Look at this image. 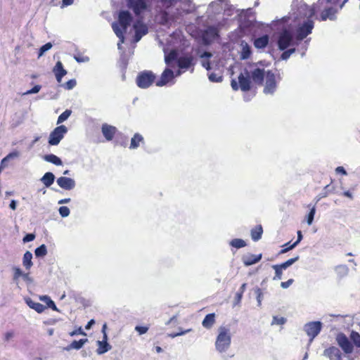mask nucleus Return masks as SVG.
<instances>
[{
	"instance_id": "1",
	"label": "nucleus",
	"mask_w": 360,
	"mask_h": 360,
	"mask_svg": "<svg viewBox=\"0 0 360 360\" xmlns=\"http://www.w3.org/2000/svg\"><path fill=\"white\" fill-rule=\"evenodd\" d=\"M132 15L128 11H120L118 13L117 22H115L112 25V30L116 36L120 39L121 42H124V33L127 32L128 27L132 21Z\"/></svg>"
},
{
	"instance_id": "2",
	"label": "nucleus",
	"mask_w": 360,
	"mask_h": 360,
	"mask_svg": "<svg viewBox=\"0 0 360 360\" xmlns=\"http://www.w3.org/2000/svg\"><path fill=\"white\" fill-rule=\"evenodd\" d=\"M231 336L229 328L224 326L219 328V333L215 341V347L219 352H225L230 347Z\"/></svg>"
},
{
	"instance_id": "3",
	"label": "nucleus",
	"mask_w": 360,
	"mask_h": 360,
	"mask_svg": "<svg viewBox=\"0 0 360 360\" xmlns=\"http://www.w3.org/2000/svg\"><path fill=\"white\" fill-rule=\"evenodd\" d=\"M182 16V13L178 9L176 12L170 13L166 11H162L157 15L158 22L160 25L170 27L172 24Z\"/></svg>"
},
{
	"instance_id": "4",
	"label": "nucleus",
	"mask_w": 360,
	"mask_h": 360,
	"mask_svg": "<svg viewBox=\"0 0 360 360\" xmlns=\"http://www.w3.org/2000/svg\"><path fill=\"white\" fill-rule=\"evenodd\" d=\"M127 6L131 8L136 16L139 17L145 11H149L150 0H126Z\"/></svg>"
},
{
	"instance_id": "5",
	"label": "nucleus",
	"mask_w": 360,
	"mask_h": 360,
	"mask_svg": "<svg viewBox=\"0 0 360 360\" xmlns=\"http://www.w3.org/2000/svg\"><path fill=\"white\" fill-rule=\"evenodd\" d=\"M155 75L152 71L144 70L137 75L136 82L139 88L147 89L155 82Z\"/></svg>"
},
{
	"instance_id": "6",
	"label": "nucleus",
	"mask_w": 360,
	"mask_h": 360,
	"mask_svg": "<svg viewBox=\"0 0 360 360\" xmlns=\"http://www.w3.org/2000/svg\"><path fill=\"white\" fill-rule=\"evenodd\" d=\"M251 79L246 71V75L240 73L238 76V83L235 80L232 79L231 82V86L234 91H238L240 89L243 91H248L251 89Z\"/></svg>"
},
{
	"instance_id": "7",
	"label": "nucleus",
	"mask_w": 360,
	"mask_h": 360,
	"mask_svg": "<svg viewBox=\"0 0 360 360\" xmlns=\"http://www.w3.org/2000/svg\"><path fill=\"white\" fill-rule=\"evenodd\" d=\"M314 27V22L312 20L308 19L304 22L300 24L295 30V37L297 40H303L309 34L311 33Z\"/></svg>"
},
{
	"instance_id": "8",
	"label": "nucleus",
	"mask_w": 360,
	"mask_h": 360,
	"mask_svg": "<svg viewBox=\"0 0 360 360\" xmlns=\"http://www.w3.org/2000/svg\"><path fill=\"white\" fill-rule=\"evenodd\" d=\"M277 78L278 80L281 79L280 75H276L271 71L268 70L266 72V80L264 88V93L266 94H274L277 87Z\"/></svg>"
},
{
	"instance_id": "9",
	"label": "nucleus",
	"mask_w": 360,
	"mask_h": 360,
	"mask_svg": "<svg viewBox=\"0 0 360 360\" xmlns=\"http://www.w3.org/2000/svg\"><path fill=\"white\" fill-rule=\"evenodd\" d=\"M340 1L341 0H319L316 4H313L310 7L309 11V18H312L314 16L316 12L321 10V6H323L324 4H333L335 6H338V8L341 9L347 0H344L340 4H339Z\"/></svg>"
},
{
	"instance_id": "10",
	"label": "nucleus",
	"mask_w": 360,
	"mask_h": 360,
	"mask_svg": "<svg viewBox=\"0 0 360 360\" xmlns=\"http://www.w3.org/2000/svg\"><path fill=\"white\" fill-rule=\"evenodd\" d=\"M219 37V30L215 26H208L202 32V39L203 43L209 45L212 43L215 39Z\"/></svg>"
},
{
	"instance_id": "11",
	"label": "nucleus",
	"mask_w": 360,
	"mask_h": 360,
	"mask_svg": "<svg viewBox=\"0 0 360 360\" xmlns=\"http://www.w3.org/2000/svg\"><path fill=\"white\" fill-rule=\"evenodd\" d=\"M68 129L67 127L64 125H60L56 127L53 131L51 132L49 143L51 146L58 145L62 139L64 137V135L67 133Z\"/></svg>"
},
{
	"instance_id": "12",
	"label": "nucleus",
	"mask_w": 360,
	"mask_h": 360,
	"mask_svg": "<svg viewBox=\"0 0 360 360\" xmlns=\"http://www.w3.org/2000/svg\"><path fill=\"white\" fill-rule=\"evenodd\" d=\"M133 30L135 34L134 37V42L136 43L148 32V26L143 22L142 20L138 19L133 25Z\"/></svg>"
},
{
	"instance_id": "13",
	"label": "nucleus",
	"mask_w": 360,
	"mask_h": 360,
	"mask_svg": "<svg viewBox=\"0 0 360 360\" xmlns=\"http://www.w3.org/2000/svg\"><path fill=\"white\" fill-rule=\"evenodd\" d=\"M323 8L321 13V16L319 20L321 21H325L327 19L330 20H335V14L338 13V6H335L333 4H324L321 6V9Z\"/></svg>"
},
{
	"instance_id": "14",
	"label": "nucleus",
	"mask_w": 360,
	"mask_h": 360,
	"mask_svg": "<svg viewBox=\"0 0 360 360\" xmlns=\"http://www.w3.org/2000/svg\"><path fill=\"white\" fill-rule=\"evenodd\" d=\"M299 259V256H296L293 258L289 259L285 262L280 264H274L272 268L275 270V276L274 280H281L282 278L283 270L286 269L288 267L293 264L295 262Z\"/></svg>"
},
{
	"instance_id": "15",
	"label": "nucleus",
	"mask_w": 360,
	"mask_h": 360,
	"mask_svg": "<svg viewBox=\"0 0 360 360\" xmlns=\"http://www.w3.org/2000/svg\"><path fill=\"white\" fill-rule=\"evenodd\" d=\"M292 42V35L287 30H283L279 35L278 39V46L280 50H285Z\"/></svg>"
},
{
	"instance_id": "16",
	"label": "nucleus",
	"mask_w": 360,
	"mask_h": 360,
	"mask_svg": "<svg viewBox=\"0 0 360 360\" xmlns=\"http://www.w3.org/2000/svg\"><path fill=\"white\" fill-rule=\"evenodd\" d=\"M336 341L345 354H351L353 352L352 343L344 333H339L336 337Z\"/></svg>"
},
{
	"instance_id": "17",
	"label": "nucleus",
	"mask_w": 360,
	"mask_h": 360,
	"mask_svg": "<svg viewBox=\"0 0 360 360\" xmlns=\"http://www.w3.org/2000/svg\"><path fill=\"white\" fill-rule=\"evenodd\" d=\"M321 330V323L320 321H312L304 326V331L310 337V340L313 339L320 333Z\"/></svg>"
},
{
	"instance_id": "18",
	"label": "nucleus",
	"mask_w": 360,
	"mask_h": 360,
	"mask_svg": "<svg viewBox=\"0 0 360 360\" xmlns=\"http://www.w3.org/2000/svg\"><path fill=\"white\" fill-rule=\"evenodd\" d=\"M106 328V324H103L102 327V332L103 333V340L97 342L98 348L96 349V353L98 354H103L111 349V345L107 342L108 336L105 332Z\"/></svg>"
},
{
	"instance_id": "19",
	"label": "nucleus",
	"mask_w": 360,
	"mask_h": 360,
	"mask_svg": "<svg viewBox=\"0 0 360 360\" xmlns=\"http://www.w3.org/2000/svg\"><path fill=\"white\" fill-rule=\"evenodd\" d=\"M101 131L106 141H110L113 139L117 129L115 127L105 123L102 124Z\"/></svg>"
},
{
	"instance_id": "20",
	"label": "nucleus",
	"mask_w": 360,
	"mask_h": 360,
	"mask_svg": "<svg viewBox=\"0 0 360 360\" xmlns=\"http://www.w3.org/2000/svg\"><path fill=\"white\" fill-rule=\"evenodd\" d=\"M174 77V72L169 68H166L162 73L160 79L155 82V84L158 86H165L173 79Z\"/></svg>"
},
{
	"instance_id": "21",
	"label": "nucleus",
	"mask_w": 360,
	"mask_h": 360,
	"mask_svg": "<svg viewBox=\"0 0 360 360\" xmlns=\"http://www.w3.org/2000/svg\"><path fill=\"white\" fill-rule=\"evenodd\" d=\"M58 185L63 189L70 191L75 187V181L69 177L61 176L57 179Z\"/></svg>"
},
{
	"instance_id": "22",
	"label": "nucleus",
	"mask_w": 360,
	"mask_h": 360,
	"mask_svg": "<svg viewBox=\"0 0 360 360\" xmlns=\"http://www.w3.org/2000/svg\"><path fill=\"white\" fill-rule=\"evenodd\" d=\"M324 355L330 360H342V354L340 350L334 346H331L324 350Z\"/></svg>"
},
{
	"instance_id": "23",
	"label": "nucleus",
	"mask_w": 360,
	"mask_h": 360,
	"mask_svg": "<svg viewBox=\"0 0 360 360\" xmlns=\"http://www.w3.org/2000/svg\"><path fill=\"white\" fill-rule=\"evenodd\" d=\"M265 72L264 69L255 68L251 72L252 81L257 85L262 86L264 82Z\"/></svg>"
},
{
	"instance_id": "24",
	"label": "nucleus",
	"mask_w": 360,
	"mask_h": 360,
	"mask_svg": "<svg viewBox=\"0 0 360 360\" xmlns=\"http://www.w3.org/2000/svg\"><path fill=\"white\" fill-rule=\"evenodd\" d=\"M53 72L58 83L61 82L62 78L67 74V71L64 69L63 63L60 61H58L56 63Z\"/></svg>"
},
{
	"instance_id": "25",
	"label": "nucleus",
	"mask_w": 360,
	"mask_h": 360,
	"mask_svg": "<svg viewBox=\"0 0 360 360\" xmlns=\"http://www.w3.org/2000/svg\"><path fill=\"white\" fill-rule=\"evenodd\" d=\"M261 259L262 254H259L257 255H250L243 256L242 258V261L245 266H248L259 262L261 260Z\"/></svg>"
},
{
	"instance_id": "26",
	"label": "nucleus",
	"mask_w": 360,
	"mask_h": 360,
	"mask_svg": "<svg viewBox=\"0 0 360 360\" xmlns=\"http://www.w3.org/2000/svg\"><path fill=\"white\" fill-rule=\"evenodd\" d=\"M216 323V314L210 313L205 316L202 321V326L206 329H211Z\"/></svg>"
},
{
	"instance_id": "27",
	"label": "nucleus",
	"mask_w": 360,
	"mask_h": 360,
	"mask_svg": "<svg viewBox=\"0 0 360 360\" xmlns=\"http://www.w3.org/2000/svg\"><path fill=\"white\" fill-rule=\"evenodd\" d=\"M193 56H183L177 60V64L181 69H187L193 65Z\"/></svg>"
},
{
	"instance_id": "28",
	"label": "nucleus",
	"mask_w": 360,
	"mask_h": 360,
	"mask_svg": "<svg viewBox=\"0 0 360 360\" xmlns=\"http://www.w3.org/2000/svg\"><path fill=\"white\" fill-rule=\"evenodd\" d=\"M269 42V37L267 34H264L260 37L256 38L253 44L255 47L257 49H261L265 48Z\"/></svg>"
},
{
	"instance_id": "29",
	"label": "nucleus",
	"mask_w": 360,
	"mask_h": 360,
	"mask_svg": "<svg viewBox=\"0 0 360 360\" xmlns=\"http://www.w3.org/2000/svg\"><path fill=\"white\" fill-rule=\"evenodd\" d=\"M26 304L32 309L35 310L37 313H42L46 307L39 302L33 301L30 297L25 299Z\"/></svg>"
},
{
	"instance_id": "30",
	"label": "nucleus",
	"mask_w": 360,
	"mask_h": 360,
	"mask_svg": "<svg viewBox=\"0 0 360 360\" xmlns=\"http://www.w3.org/2000/svg\"><path fill=\"white\" fill-rule=\"evenodd\" d=\"M144 143L143 137L141 134L139 133H136L134 136L131 139V143L129 146L130 149L137 148L141 143Z\"/></svg>"
},
{
	"instance_id": "31",
	"label": "nucleus",
	"mask_w": 360,
	"mask_h": 360,
	"mask_svg": "<svg viewBox=\"0 0 360 360\" xmlns=\"http://www.w3.org/2000/svg\"><path fill=\"white\" fill-rule=\"evenodd\" d=\"M263 228L261 224L257 225L250 231L251 238L254 241L259 240L262 236Z\"/></svg>"
},
{
	"instance_id": "32",
	"label": "nucleus",
	"mask_w": 360,
	"mask_h": 360,
	"mask_svg": "<svg viewBox=\"0 0 360 360\" xmlns=\"http://www.w3.org/2000/svg\"><path fill=\"white\" fill-rule=\"evenodd\" d=\"M177 59V53L176 51H171L167 55L165 56V63L171 67L174 68L175 64L174 63Z\"/></svg>"
},
{
	"instance_id": "33",
	"label": "nucleus",
	"mask_w": 360,
	"mask_h": 360,
	"mask_svg": "<svg viewBox=\"0 0 360 360\" xmlns=\"http://www.w3.org/2000/svg\"><path fill=\"white\" fill-rule=\"evenodd\" d=\"M32 259V254L30 251L25 252L22 258V264L27 270H30L33 265Z\"/></svg>"
},
{
	"instance_id": "34",
	"label": "nucleus",
	"mask_w": 360,
	"mask_h": 360,
	"mask_svg": "<svg viewBox=\"0 0 360 360\" xmlns=\"http://www.w3.org/2000/svg\"><path fill=\"white\" fill-rule=\"evenodd\" d=\"M87 342H88V339H86V338L80 339L79 340H74L66 347V349L67 350H70L72 349H79Z\"/></svg>"
},
{
	"instance_id": "35",
	"label": "nucleus",
	"mask_w": 360,
	"mask_h": 360,
	"mask_svg": "<svg viewBox=\"0 0 360 360\" xmlns=\"http://www.w3.org/2000/svg\"><path fill=\"white\" fill-rule=\"evenodd\" d=\"M55 180V176L51 172H46L41 179V182L45 185L46 187H49L53 184Z\"/></svg>"
},
{
	"instance_id": "36",
	"label": "nucleus",
	"mask_w": 360,
	"mask_h": 360,
	"mask_svg": "<svg viewBox=\"0 0 360 360\" xmlns=\"http://www.w3.org/2000/svg\"><path fill=\"white\" fill-rule=\"evenodd\" d=\"M44 160L57 166L62 165L63 164L62 160L54 154H49L44 155Z\"/></svg>"
},
{
	"instance_id": "37",
	"label": "nucleus",
	"mask_w": 360,
	"mask_h": 360,
	"mask_svg": "<svg viewBox=\"0 0 360 360\" xmlns=\"http://www.w3.org/2000/svg\"><path fill=\"white\" fill-rule=\"evenodd\" d=\"M40 300L45 302L47 307L51 308L53 311H58L54 302L47 295H43L40 297Z\"/></svg>"
},
{
	"instance_id": "38",
	"label": "nucleus",
	"mask_w": 360,
	"mask_h": 360,
	"mask_svg": "<svg viewBox=\"0 0 360 360\" xmlns=\"http://www.w3.org/2000/svg\"><path fill=\"white\" fill-rule=\"evenodd\" d=\"M230 245L236 248H242L247 245L245 241L240 238H234L229 243Z\"/></svg>"
},
{
	"instance_id": "39",
	"label": "nucleus",
	"mask_w": 360,
	"mask_h": 360,
	"mask_svg": "<svg viewBox=\"0 0 360 360\" xmlns=\"http://www.w3.org/2000/svg\"><path fill=\"white\" fill-rule=\"evenodd\" d=\"M250 55H251L250 47L249 46V45L248 44H245L244 46H243L240 58L242 59H248L250 58Z\"/></svg>"
},
{
	"instance_id": "40",
	"label": "nucleus",
	"mask_w": 360,
	"mask_h": 360,
	"mask_svg": "<svg viewBox=\"0 0 360 360\" xmlns=\"http://www.w3.org/2000/svg\"><path fill=\"white\" fill-rule=\"evenodd\" d=\"M36 257H44L47 254V250L45 245H41L34 251Z\"/></svg>"
},
{
	"instance_id": "41",
	"label": "nucleus",
	"mask_w": 360,
	"mask_h": 360,
	"mask_svg": "<svg viewBox=\"0 0 360 360\" xmlns=\"http://www.w3.org/2000/svg\"><path fill=\"white\" fill-rule=\"evenodd\" d=\"M350 338L356 347H360V334L358 332L352 331Z\"/></svg>"
},
{
	"instance_id": "42",
	"label": "nucleus",
	"mask_w": 360,
	"mask_h": 360,
	"mask_svg": "<svg viewBox=\"0 0 360 360\" xmlns=\"http://www.w3.org/2000/svg\"><path fill=\"white\" fill-rule=\"evenodd\" d=\"M72 111L70 110H66L63 113H61L57 120V124H60L65 121L71 115Z\"/></svg>"
},
{
	"instance_id": "43",
	"label": "nucleus",
	"mask_w": 360,
	"mask_h": 360,
	"mask_svg": "<svg viewBox=\"0 0 360 360\" xmlns=\"http://www.w3.org/2000/svg\"><path fill=\"white\" fill-rule=\"evenodd\" d=\"M296 245L293 243L292 244H290V242H288L285 244H284L282 247L283 249H281L279 252V255H283L284 253H286L287 252L290 251V250L293 249Z\"/></svg>"
},
{
	"instance_id": "44",
	"label": "nucleus",
	"mask_w": 360,
	"mask_h": 360,
	"mask_svg": "<svg viewBox=\"0 0 360 360\" xmlns=\"http://www.w3.org/2000/svg\"><path fill=\"white\" fill-rule=\"evenodd\" d=\"M315 213L316 208L315 206H313L307 216V221L309 225H311L312 224Z\"/></svg>"
},
{
	"instance_id": "45",
	"label": "nucleus",
	"mask_w": 360,
	"mask_h": 360,
	"mask_svg": "<svg viewBox=\"0 0 360 360\" xmlns=\"http://www.w3.org/2000/svg\"><path fill=\"white\" fill-rule=\"evenodd\" d=\"M13 279L18 280L21 276L26 277L27 274H24L19 267H13Z\"/></svg>"
},
{
	"instance_id": "46",
	"label": "nucleus",
	"mask_w": 360,
	"mask_h": 360,
	"mask_svg": "<svg viewBox=\"0 0 360 360\" xmlns=\"http://www.w3.org/2000/svg\"><path fill=\"white\" fill-rule=\"evenodd\" d=\"M286 322L284 317L274 316L271 322L272 325H283Z\"/></svg>"
},
{
	"instance_id": "47",
	"label": "nucleus",
	"mask_w": 360,
	"mask_h": 360,
	"mask_svg": "<svg viewBox=\"0 0 360 360\" xmlns=\"http://www.w3.org/2000/svg\"><path fill=\"white\" fill-rule=\"evenodd\" d=\"M77 84L76 80L72 79L63 84V86L68 90L73 89Z\"/></svg>"
},
{
	"instance_id": "48",
	"label": "nucleus",
	"mask_w": 360,
	"mask_h": 360,
	"mask_svg": "<svg viewBox=\"0 0 360 360\" xmlns=\"http://www.w3.org/2000/svg\"><path fill=\"white\" fill-rule=\"evenodd\" d=\"M295 51V49H290L288 50H286L283 51L281 56V58L282 60H287L292 53H293Z\"/></svg>"
},
{
	"instance_id": "49",
	"label": "nucleus",
	"mask_w": 360,
	"mask_h": 360,
	"mask_svg": "<svg viewBox=\"0 0 360 360\" xmlns=\"http://www.w3.org/2000/svg\"><path fill=\"white\" fill-rule=\"evenodd\" d=\"M59 213L61 217H66L70 214V210L66 206H61L59 208Z\"/></svg>"
},
{
	"instance_id": "50",
	"label": "nucleus",
	"mask_w": 360,
	"mask_h": 360,
	"mask_svg": "<svg viewBox=\"0 0 360 360\" xmlns=\"http://www.w3.org/2000/svg\"><path fill=\"white\" fill-rule=\"evenodd\" d=\"M209 79L211 82H219L222 81V77L218 76L217 74L212 72L209 75Z\"/></svg>"
},
{
	"instance_id": "51",
	"label": "nucleus",
	"mask_w": 360,
	"mask_h": 360,
	"mask_svg": "<svg viewBox=\"0 0 360 360\" xmlns=\"http://www.w3.org/2000/svg\"><path fill=\"white\" fill-rule=\"evenodd\" d=\"M51 47H52L51 43L48 42V43L45 44L40 48L39 52V56H42L44 52L49 50Z\"/></svg>"
},
{
	"instance_id": "52",
	"label": "nucleus",
	"mask_w": 360,
	"mask_h": 360,
	"mask_svg": "<svg viewBox=\"0 0 360 360\" xmlns=\"http://www.w3.org/2000/svg\"><path fill=\"white\" fill-rule=\"evenodd\" d=\"M135 330L139 333V335H143L147 333V331L148 330V327L137 326H136Z\"/></svg>"
},
{
	"instance_id": "53",
	"label": "nucleus",
	"mask_w": 360,
	"mask_h": 360,
	"mask_svg": "<svg viewBox=\"0 0 360 360\" xmlns=\"http://www.w3.org/2000/svg\"><path fill=\"white\" fill-rule=\"evenodd\" d=\"M34 238H35V235L34 233H27L24 236L22 241H23V243H28V242L34 240Z\"/></svg>"
},
{
	"instance_id": "54",
	"label": "nucleus",
	"mask_w": 360,
	"mask_h": 360,
	"mask_svg": "<svg viewBox=\"0 0 360 360\" xmlns=\"http://www.w3.org/2000/svg\"><path fill=\"white\" fill-rule=\"evenodd\" d=\"M69 334H70V336H75V335H86V333L82 330L81 327H79L77 329H75V330H72Z\"/></svg>"
},
{
	"instance_id": "55",
	"label": "nucleus",
	"mask_w": 360,
	"mask_h": 360,
	"mask_svg": "<svg viewBox=\"0 0 360 360\" xmlns=\"http://www.w3.org/2000/svg\"><path fill=\"white\" fill-rule=\"evenodd\" d=\"M192 329L191 328H189V329H187L186 330H182V331H180V332H178V333H173V334H169V335L171 337V338H175L176 336H179V335H182L186 333H188L190 331H191Z\"/></svg>"
},
{
	"instance_id": "56",
	"label": "nucleus",
	"mask_w": 360,
	"mask_h": 360,
	"mask_svg": "<svg viewBox=\"0 0 360 360\" xmlns=\"http://www.w3.org/2000/svg\"><path fill=\"white\" fill-rule=\"evenodd\" d=\"M293 282H294V280L292 278H290V279L288 280L287 281L281 282V286L283 288H288Z\"/></svg>"
},
{
	"instance_id": "57",
	"label": "nucleus",
	"mask_w": 360,
	"mask_h": 360,
	"mask_svg": "<svg viewBox=\"0 0 360 360\" xmlns=\"http://www.w3.org/2000/svg\"><path fill=\"white\" fill-rule=\"evenodd\" d=\"M75 59L79 63H84L89 60L88 57L82 56H75Z\"/></svg>"
},
{
	"instance_id": "58",
	"label": "nucleus",
	"mask_w": 360,
	"mask_h": 360,
	"mask_svg": "<svg viewBox=\"0 0 360 360\" xmlns=\"http://www.w3.org/2000/svg\"><path fill=\"white\" fill-rule=\"evenodd\" d=\"M257 292V300L259 303V305L261 304L262 297V292L260 288H257L256 290Z\"/></svg>"
},
{
	"instance_id": "59",
	"label": "nucleus",
	"mask_w": 360,
	"mask_h": 360,
	"mask_svg": "<svg viewBox=\"0 0 360 360\" xmlns=\"http://www.w3.org/2000/svg\"><path fill=\"white\" fill-rule=\"evenodd\" d=\"M41 89L40 85H35L32 89L27 91V94H36L38 93Z\"/></svg>"
},
{
	"instance_id": "60",
	"label": "nucleus",
	"mask_w": 360,
	"mask_h": 360,
	"mask_svg": "<svg viewBox=\"0 0 360 360\" xmlns=\"http://www.w3.org/2000/svg\"><path fill=\"white\" fill-rule=\"evenodd\" d=\"M335 172L336 173L338 174H341L342 175H346L347 174V172L346 170L345 169V168L342 166H339L336 169H335Z\"/></svg>"
},
{
	"instance_id": "61",
	"label": "nucleus",
	"mask_w": 360,
	"mask_h": 360,
	"mask_svg": "<svg viewBox=\"0 0 360 360\" xmlns=\"http://www.w3.org/2000/svg\"><path fill=\"white\" fill-rule=\"evenodd\" d=\"M243 293L241 292L238 291L236 292L235 299H236V302L237 304L240 302L242 297H243Z\"/></svg>"
},
{
	"instance_id": "62",
	"label": "nucleus",
	"mask_w": 360,
	"mask_h": 360,
	"mask_svg": "<svg viewBox=\"0 0 360 360\" xmlns=\"http://www.w3.org/2000/svg\"><path fill=\"white\" fill-rule=\"evenodd\" d=\"M13 336V332L8 331L5 333L4 339L6 341H8Z\"/></svg>"
},
{
	"instance_id": "63",
	"label": "nucleus",
	"mask_w": 360,
	"mask_h": 360,
	"mask_svg": "<svg viewBox=\"0 0 360 360\" xmlns=\"http://www.w3.org/2000/svg\"><path fill=\"white\" fill-rule=\"evenodd\" d=\"M73 1L74 0H62V7L70 6Z\"/></svg>"
},
{
	"instance_id": "64",
	"label": "nucleus",
	"mask_w": 360,
	"mask_h": 360,
	"mask_svg": "<svg viewBox=\"0 0 360 360\" xmlns=\"http://www.w3.org/2000/svg\"><path fill=\"white\" fill-rule=\"evenodd\" d=\"M94 323H95V321H94V319L90 320L87 323V324L85 326V329L86 330H89Z\"/></svg>"
}]
</instances>
